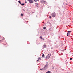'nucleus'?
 I'll return each instance as SVG.
<instances>
[{
  "label": "nucleus",
  "instance_id": "obj_21",
  "mask_svg": "<svg viewBox=\"0 0 73 73\" xmlns=\"http://www.w3.org/2000/svg\"><path fill=\"white\" fill-rule=\"evenodd\" d=\"M51 49H53V47H51Z\"/></svg>",
  "mask_w": 73,
  "mask_h": 73
},
{
  "label": "nucleus",
  "instance_id": "obj_23",
  "mask_svg": "<svg viewBox=\"0 0 73 73\" xmlns=\"http://www.w3.org/2000/svg\"><path fill=\"white\" fill-rule=\"evenodd\" d=\"M23 11H25V10H24V9H23Z\"/></svg>",
  "mask_w": 73,
  "mask_h": 73
},
{
  "label": "nucleus",
  "instance_id": "obj_9",
  "mask_svg": "<svg viewBox=\"0 0 73 73\" xmlns=\"http://www.w3.org/2000/svg\"><path fill=\"white\" fill-rule=\"evenodd\" d=\"M45 68H44L43 69H40V70H45Z\"/></svg>",
  "mask_w": 73,
  "mask_h": 73
},
{
  "label": "nucleus",
  "instance_id": "obj_14",
  "mask_svg": "<svg viewBox=\"0 0 73 73\" xmlns=\"http://www.w3.org/2000/svg\"><path fill=\"white\" fill-rule=\"evenodd\" d=\"M21 16H23V14H21Z\"/></svg>",
  "mask_w": 73,
  "mask_h": 73
},
{
  "label": "nucleus",
  "instance_id": "obj_13",
  "mask_svg": "<svg viewBox=\"0 0 73 73\" xmlns=\"http://www.w3.org/2000/svg\"><path fill=\"white\" fill-rule=\"evenodd\" d=\"M44 54H43L42 55V57H44Z\"/></svg>",
  "mask_w": 73,
  "mask_h": 73
},
{
  "label": "nucleus",
  "instance_id": "obj_27",
  "mask_svg": "<svg viewBox=\"0 0 73 73\" xmlns=\"http://www.w3.org/2000/svg\"><path fill=\"white\" fill-rule=\"evenodd\" d=\"M48 23H49V22H48Z\"/></svg>",
  "mask_w": 73,
  "mask_h": 73
},
{
  "label": "nucleus",
  "instance_id": "obj_28",
  "mask_svg": "<svg viewBox=\"0 0 73 73\" xmlns=\"http://www.w3.org/2000/svg\"><path fill=\"white\" fill-rule=\"evenodd\" d=\"M63 51H64V50H63Z\"/></svg>",
  "mask_w": 73,
  "mask_h": 73
},
{
  "label": "nucleus",
  "instance_id": "obj_3",
  "mask_svg": "<svg viewBox=\"0 0 73 73\" xmlns=\"http://www.w3.org/2000/svg\"><path fill=\"white\" fill-rule=\"evenodd\" d=\"M28 0V1H29V2H30V3H33V1H32L33 0ZM34 1L36 3V2H37V1H36V0H34Z\"/></svg>",
  "mask_w": 73,
  "mask_h": 73
},
{
  "label": "nucleus",
  "instance_id": "obj_25",
  "mask_svg": "<svg viewBox=\"0 0 73 73\" xmlns=\"http://www.w3.org/2000/svg\"><path fill=\"white\" fill-rule=\"evenodd\" d=\"M37 0V1H38V0Z\"/></svg>",
  "mask_w": 73,
  "mask_h": 73
},
{
  "label": "nucleus",
  "instance_id": "obj_4",
  "mask_svg": "<svg viewBox=\"0 0 73 73\" xmlns=\"http://www.w3.org/2000/svg\"><path fill=\"white\" fill-rule=\"evenodd\" d=\"M71 32V31H69L67 33V36H68V35H70V32Z\"/></svg>",
  "mask_w": 73,
  "mask_h": 73
},
{
  "label": "nucleus",
  "instance_id": "obj_22",
  "mask_svg": "<svg viewBox=\"0 0 73 73\" xmlns=\"http://www.w3.org/2000/svg\"><path fill=\"white\" fill-rule=\"evenodd\" d=\"M39 61V59H38L37 60V61Z\"/></svg>",
  "mask_w": 73,
  "mask_h": 73
},
{
  "label": "nucleus",
  "instance_id": "obj_19",
  "mask_svg": "<svg viewBox=\"0 0 73 73\" xmlns=\"http://www.w3.org/2000/svg\"><path fill=\"white\" fill-rule=\"evenodd\" d=\"M25 3H27V1H26V0H25Z\"/></svg>",
  "mask_w": 73,
  "mask_h": 73
},
{
  "label": "nucleus",
  "instance_id": "obj_10",
  "mask_svg": "<svg viewBox=\"0 0 73 73\" xmlns=\"http://www.w3.org/2000/svg\"><path fill=\"white\" fill-rule=\"evenodd\" d=\"M21 5H22V6H23V5H24V3H21Z\"/></svg>",
  "mask_w": 73,
  "mask_h": 73
},
{
  "label": "nucleus",
  "instance_id": "obj_24",
  "mask_svg": "<svg viewBox=\"0 0 73 73\" xmlns=\"http://www.w3.org/2000/svg\"><path fill=\"white\" fill-rule=\"evenodd\" d=\"M35 4H37V3H35Z\"/></svg>",
  "mask_w": 73,
  "mask_h": 73
},
{
  "label": "nucleus",
  "instance_id": "obj_7",
  "mask_svg": "<svg viewBox=\"0 0 73 73\" xmlns=\"http://www.w3.org/2000/svg\"><path fill=\"white\" fill-rule=\"evenodd\" d=\"M51 72L50 71H48L46 72V73H50Z\"/></svg>",
  "mask_w": 73,
  "mask_h": 73
},
{
  "label": "nucleus",
  "instance_id": "obj_12",
  "mask_svg": "<svg viewBox=\"0 0 73 73\" xmlns=\"http://www.w3.org/2000/svg\"><path fill=\"white\" fill-rule=\"evenodd\" d=\"M18 2L19 3V4H21V2L20 1H18Z\"/></svg>",
  "mask_w": 73,
  "mask_h": 73
},
{
  "label": "nucleus",
  "instance_id": "obj_6",
  "mask_svg": "<svg viewBox=\"0 0 73 73\" xmlns=\"http://www.w3.org/2000/svg\"><path fill=\"white\" fill-rule=\"evenodd\" d=\"M48 64H46L45 66V68H48Z\"/></svg>",
  "mask_w": 73,
  "mask_h": 73
},
{
  "label": "nucleus",
  "instance_id": "obj_26",
  "mask_svg": "<svg viewBox=\"0 0 73 73\" xmlns=\"http://www.w3.org/2000/svg\"><path fill=\"white\" fill-rule=\"evenodd\" d=\"M43 40H44V39H43Z\"/></svg>",
  "mask_w": 73,
  "mask_h": 73
},
{
  "label": "nucleus",
  "instance_id": "obj_11",
  "mask_svg": "<svg viewBox=\"0 0 73 73\" xmlns=\"http://www.w3.org/2000/svg\"><path fill=\"white\" fill-rule=\"evenodd\" d=\"M45 1H42V3H45Z\"/></svg>",
  "mask_w": 73,
  "mask_h": 73
},
{
  "label": "nucleus",
  "instance_id": "obj_18",
  "mask_svg": "<svg viewBox=\"0 0 73 73\" xmlns=\"http://www.w3.org/2000/svg\"><path fill=\"white\" fill-rule=\"evenodd\" d=\"M38 60H41V58H38Z\"/></svg>",
  "mask_w": 73,
  "mask_h": 73
},
{
  "label": "nucleus",
  "instance_id": "obj_8",
  "mask_svg": "<svg viewBox=\"0 0 73 73\" xmlns=\"http://www.w3.org/2000/svg\"><path fill=\"white\" fill-rule=\"evenodd\" d=\"M46 45H44L43 46V48H45L46 47Z\"/></svg>",
  "mask_w": 73,
  "mask_h": 73
},
{
  "label": "nucleus",
  "instance_id": "obj_29",
  "mask_svg": "<svg viewBox=\"0 0 73 73\" xmlns=\"http://www.w3.org/2000/svg\"><path fill=\"white\" fill-rule=\"evenodd\" d=\"M72 19H73V18H72Z\"/></svg>",
  "mask_w": 73,
  "mask_h": 73
},
{
  "label": "nucleus",
  "instance_id": "obj_15",
  "mask_svg": "<svg viewBox=\"0 0 73 73\" xmlns=\"http://www.w3.org/2000/svg\"><path fill=\"white\" fill-rule=\"evenodd\" d=\"M40 38H41V39H42V36H40Z\"/></svg>",
  "mask_w": 73,
  "mask_h": 73
},
{
  "label": "nucleus",
  "instance_id": "obj_17",
  "mask_svg": "<svg viewBox=\"0 0 73 73\" xmlns=\"http://www.w3.org/2000/svg\"><path fill=\"white\" fill-rule=\"evenodd\" d=\"M72 60V58H70V60Z\"/></svg>",
  "mask_w": 73,
  "mask_h": 73
},
{
  "label": "nucleus",
  "instance_id": "obj_20",
  "mask_svg": "<svg viewBox=\"0 0 73 73\" xmlns=\"http://www.w3.org/2000/svg\"><path fill=\"white\" fill-rule=\"evenodd\" d=\"M51 16H49V18H51Z\"/></svg>",
  "mask_w": 73,
  "mask_h": 73
},
{
  "label": "nucleus",
  "instance_id": "obj_1",
  "mask_svg": "<svg viewBox=\"0 0 73 73\" xmlns=\"http://www.w3.org/2000/svg\"><path fill=\"white\" fill-rule=\"evenodd\" d=\"M50 56H51V54H48L46 57V58L47 59H48L49 58H50Z\"/></svg>",
  "mask_w": 73,
  "mask_h": 73
},
{
  "label": "nucleus",
  "instance_id": "obj_16",
  "mask_svg": "<svg viewBox=\"0 0 73 73\" xmlns=\"http://www.w3.org/2000/svg\"><path fill=\"white\" fill-rule=\"evenodd\" d=\"M43 29H46V27H43Z\"/></svg>",
  "mask_w": 73,
  "mask_h": 73
},
{
  "label": "nucleus",
  "instance_id": "obj_2",
  "mask_svg": "<svg viewBox=\"0 0 73 73\" xmlns=\"http://www.w3.org/2000/svg\"><path fill=\"white\" fill-rule=\"evenodd\" d=\"M52 17H56V13H52Z\"/></svg>",
  "mask_w": 73,
  "mask_h": 73
},
{
  "label": "nucleus",
  "instance_id": "obj_5",
  "mask_svg": "<svg viewBox=\"0 0 73 73\" xmlns=\"http://www.w3.org/2000/svg\"><path fill=\"white\" fill-rule=\"evenodd\" d=\"M4 38H2V39L1 40H0V42H3V41H4Z\"/></svg>",
  "mask_w": 73,
  "mask_h": 73
}]
</instances>
